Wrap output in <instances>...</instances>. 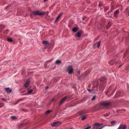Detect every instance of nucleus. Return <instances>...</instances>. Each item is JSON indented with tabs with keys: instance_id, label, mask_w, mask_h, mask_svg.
<instances>
[{
	"instance_id": "1",
	"label": "nucleus",
	"mask_w": 129,
	"mask_h": 129,
	"mask_svg": "<svg viewBox=\"0 0 129 129\" xmlns=\"http://www.w3.org/2000/svg\"><path fill=\"white\" fill-rule=\"evenodd\" d=\"M100 86L99 89L102 92L104 90L105 84L106 82V79L105 77H102L100 79Z\"/></svg>"
},
{
	"instance_id": "2",
	"label": "nucleus",
	"mask_w": 129,
	"mask_h": 129,
	"mask_svg": "<svg viewBox=\"0 0 129 129\" xmlns=\"http://www.w3.org/2000/svg\"><path fill=\"white\" fill-rule=\"evenodd\" d=\"M33 14L35 16L37 15H44L45 14V12H41L39 11H34Z\"/></svg>"
},
{
	"instance_id": "3",
	"label": "nucleus",
	"mask_w": 129,
	"mask_h": 129,
	"mask_svg": "<svg viewBox=\"0 0 129 129\" xmlns=\"http://www.w3.org/2000/svg\"><path fill=\"white\" fill-rule=\"evenodd\" d=\"M102 124V123H95L94 124V127L93 129H102L103 127L101 126V125Z\"/></svg>"
},
{
	"instance_id": "4",
	"label": "nucleus",
	"mask_w": 129,
	"mask_h": 129,
	"mask_svg": "<svg viewBox=\"0 0 129 129\" xmlns=\"http://www.w3.org/2000/svg\"><path fill=\"white\" fill-rule=\"evenodd\" d=\"M67 70L69 74H71L73 73L74 69L72 66L70 65L67 67Z\"/></svg>"
},
{
	"instance_id": "5",
	"label": "nucleus",
	"mask_w": 129,
	"mask_h": 129,
	"mask_svg": "<svg viewBox=\"0 0 129 129\" xmlns=\"http://www.w3.org/2000/svg\"><path fill=\"white\" fill-rule=\"evenodd\" d=\"M85 113L83 111H81L80 112V114L81 115V117H82L81 120H84L87 117V116L85 114Z\"/></svg>"
},
{
	"instance_id": "6",
	"label": "nucleus",
	"mask_w": 129,
	"mask_h": 129,
	"mask_svg": "<svg viewBox=\"0 0 129 129\" xmlns=\"http://www.w3.org/2000/svg\"><path fill=\"white\" fill-rule=\"evenodd\" d=\"M120 63L119 61L115 60H111L109 62V63L111 65L118 64Z\"/></svg>"
},
{
	"instance_id": "7",
	"label": "nucleus",
	"mask_w": 129,
	"mask_h": 129,
	"mask_svg": "<svg viewBox=\"0 0 129 129\" xmlns=\"http://www.w3.org/2000/svg\"><path fill=\"white\" fill-rule=\"evenodd\" d=\"M67 98V96H65L62 98L59 102L58 104V106H60L61 105Z\"/></svg>"
},
{
	"instance_id": "8",
	"label": "nucleus",
	"mask_w": 129,
	"mask_h": 129,
	"mask_svg": "<svg viewBox=\"0 0 129 129\" xmlns=\"http://www.w3.org/2000/svg\"><path fill=\"white\" fill-rule=\"evenodd\" d=\"M61 124L59 121H56L52 122L51 123V125L54 127L58 126Z\"/></svg>"
},
{
	"instance_id": "9",
	"label": "nucleus",
	"mask_w": 129,
	"mask_h": 129,
	"mask_svg": "<svg viewBox=\"0 0 129 129\" xmlns=\"http://www.w3.org/2000/svg\"><path fill=\"white\" fill-rule=\"evenodd\" d=\"M101 104L102 106L108 107L111 105V103L110 102H104L101 103Z\"/></svg>"
},
{
	"instance_id": "10",
	"label": "nucleus",
	"mask_w": 129,
	"mask_h": 129,
	"mask_svg": "<svg viewBox=\"0 0 129 129\" xmlns=\"http://www.w3.org/2000/svg\"><path fill=\"white\" fill-rule=\"evenodd\" d=\"M30 83V80L28 78L26 80V82L24 85V86L26 88H27L29 85Z\"/></svg>"
},
{
	"instance_id": "11",
	"label": "nucleus",
	"mask_w": 129,
	"mask_h": 129,
	"mask_svg": "<svg viewBox=\"0 0 129 129\" xmlns=\"http://www.w3.org/2000/svg\"><path fill=\"white\" fill-rule=\"evenodd\" d=\"M126 126L125 125H120L119 127V129H126Z\"/></svg>"
},
{
	"instance_id": "12",
	"label": "nucleus",
	"mask_w": 129,
	"mask_h": 129,
	"mask_svg": "<svg viewBox=\"0 0 129 129\" xmlns=\"http://www.w3.org/2000/svg\"><path fill=\"white\" fill-rule=\"evenodd\" d=\"M119 10H117L115 11L114 13V15L115 17H116L117 16V15L119 14Z\"/></svg>"
},
{
	"instance_id": "13",
	"label": "nucleus",
	"mask_w": 129,
	"mask_h": 129,
	"mask_svg": "<svg viewBox=\"0 0 129 129\" xmlns=\"http://www.w3.org/2000/svg\"><path fill=\"white\" fill-rule=\"evenodd\" d=\"M62 15V13L59 14L57 17L55 21V22H56L57 21V20L61 17Z\"/></svg>"
},
{
	"instance_id": "14",
	"label": "nucleus",
	"mask_w": 129,
	"mask_h": 129,
	"mask_svg": "<svg viewBox=\"0 0 129 129\" xmlns=\"http://www.w3.org/2000/svg\"><path fill=\"white\" fill-rule=\"evenodd\" d=\"M81 32L80 31L78 32L75 35V36L80 38L81 36Z\"/></svg>"
},
{
	"instance_id": "15",
	"label": "nucleus",
	"mask_w": 129,
	"mask_h": 129,
	"mask_svg": "<svg viewBox=\"0 0 129 129\" xmlns=\"http://www.w3.org/2000/svg\"><path fill=\"white\" fill-rule=\"evenodd\" d=\"M5 90L7 92H11V90L9 88H6Z\"/></svg>"
},
{
	"instance_id": "16",
	"label": "nucleus",
	"mask_w": 129,
	"mask_h": 129,
	"mask_svg": "<svg viewBox=\"0 0 129 129\" xmlns=\"http://www.w3.org/2000/svg\"><path fill=\"white\" fill-rule=\"evenodd\" d=\"M87 90L89 91V92L92 93H94L95 92V91L94 89H87Z\"/></svg>"
},
{
	"instance_id": "17",
	"label": "nucleus",
	"mask_w": 129,
	"mask_h": 129,
	"mask_svg": "<svg viewBox=\"0 0 129 129\" xmlns=\"http://www.w3.org/2000/svg\"><path fill=\"white\" fill-rule=\"evenodd\" d=\"M78 29V28L77 27H75L73 28L72 29V31L73 32H76Z\"/></svg>"
},
{
	"instance_id": "18",
	"label": "nucleus",
	"mask_w": 129,
	"mask_h": 129,
	"mask_svg": "<svg viewBox=\"0 0 129 129\" xmlns=\"http://www.w3.org/2000/svg\"><path fill=\"white\" fill-rule=\"evenodd\" d=\"M61 62V61L60 60H57L56 62V63L57 64H59Z\"/></svg>"
},
{
	"instance_id": "19",
	"label": "nucleus",
	"mask_w": 129,
	"mask_h": 129,
	"mask_svg": "<svg viewBox=\"0 0 129 129\" xmlns=\"http://www.w3.org/2000/svg\"><path fill=\"white\" fill-rule=\"evenodd\" d=\"M5 27V26L4 25H0V32L2 31V29Z\"/></svg>"
},
{
	"instance_id": "20",
	"label": "nucleus",
	"mask_w": 129,
	"mask_h": 129,
	"mask_svg": "<svg viewBox=\"0 0 129 129\" xmlns=\"http://www.w3.org/2000/svg\"><path fill=\"white\" fill-rule=\"evenodd\" d=\"M8 41L9 42H12L13 41V40L11 38H8L7 39Z\"/></svg>"
},
{
	"instance_id": "21",
	"label": "nucleus",
	"mask_w": 129,
	"mask_h": 129,
	"mask_svg": "<svg viewBox=\"0 0 129 129\" xmlns=\"http://www.w3.org/2000/svg\"><path fill=\"white\" fill-rule=\"evenodd\" d=\"M42 43L43 44L45 45H47L48 44V42L47 41H43Z\"/></svg>"
},
{
	"instance_id": "22",
	"label": "nucleus",
	"mask_w": 129,
	"mask_h": 129,
	"mask_svg": "<svg viewBox=\"0 0 129 129\" xmlns=\"http://www.w3.org/2000/svg\"><path fill=\"white\" fill-rule=\"evenodd\" d=\"M111 26L110 23H108L107 25L106 26V28L107 29H109Z\"/></svg>"
},
{
	"instance_id": "23",
	"label": "nucleus",
	"mask_w": 129,
	"mask_h": 129,
	"mask_svg": "<svg viewBox=\"0 0 129 129\" xmlns=\"http://www.w3.org/2000/svg\"><path fill=\"white\" fill-rule=\"evenodd\" d=\"M101 42V41H99V42H98V43H97L96 47L97 48L99 47L100 45V43Z\"/></svg>"
},
{
	"instance_id": "24",
	"label": "nucleus",
	"mask_w": 129,
	"mask_h": 129,
	"mask_svg": "<svg viewBox=\"0 0 129 129\" xmlns=\"http://www.w3.org/2000/svg\"><path fill=\"white\" fill-rule=\"evenodd\" d=\"M11 119L14 120L16 119L17 118L16 117L12 116H11Z\"/></svg>"
},
{
	"instance_id": "25",
	"label": "nucleus",
	"mask_w": 129,
	"mask_h": 129,
	"mask_svg": "<svg viewBox=\"0 0 129 129\" xmlns=\"http://www.w3.org/2000/svg\"><path fill=\"white\" fill-rule=\"evenodd\" d=\"M125 14L126 16H129V11H126V12Z\"/></svg>"
},
{
	"instance_id": "26",
	"label": "nucleus",
	"mask_w": 129,
	"mask_h": 129,
	"mask_svg": "<svg viewBox=\"0 0 129 129\" xmlns=\"http://www.w3.org/2000/svg\"><path fill=\"white\" fill-rule=\"evenodd\" d=\"M51 112V111H50V110H48L46 111V114H49Z\"/></svg>"
},
{
	"instance_id": "27",
	"label": "nucleus",
	"mask_w": 129,
	"mask_h": 129,
	"mask_svg": "<svg viewBox=\"0 0 129 129\" xmlns=\"http://www.w3.org/2000/svg\"><path fill=\"white\" fill-rule=\"evenodd\" d=\"M110 113H107L104 115V116L105 117H107L110 114Z\"/></svg>"
},
{
	"instance_id": "28",
	"label": "nucleus",
	"mask_w": 129,
	"mask_h": 129,
	"mask_svg": "<svg viewBox=\"0 0 129 129\" xmlns=\"http://www.w3.org/2000/svg\"><path fill=\"white\" fill-rule=\"evenodd\" d=\"M33 91V90L32 89H31L28 91V93H32Z\"/></svg>"
},
{
	"instance_id": "29",
	"label": "nucleus",
	"mask_w": 129,
	"mask_h": 129,
	"mask_svg": "<svg viewBox=\"0 0 129 129\" xmlns=\"http://www.w3.org/2000/svg\"><path fill=\"white\" fill-rule=\"evenodd\" d=\"M95 97H96L95 96H94L93 97V98L91 99V100L92 101H93V100H94L95 98Z\"/></svg>"
},
{
	"instance_id": "30",
	"label": "nucleus",
	"mask_w": 129,
	"mask_h": 129,
	"mask_svg": "<svg viewBox=\"0 0 129 129\" xmlns=\"http://www.w3.org/2000/svg\"><path fill=\"white\" fill-rule=\"evenodd\" d=\"M4 105V104L2 103H0V108L3 106Z\"/></svg>"
},
{
	"instance_id": "31",
	"label": "nucleus",
	"mask_w": 129,
	"mask_h": 129,
	"mask_svg": "<svg viewBox=\"0 0 129 129\" xmlns=\"http://www.w3.org/2000/svg\"><path fill=\"white\" fill-rule=\"evenodd\" d=\"M9 31V30L8 29H7L6 30H5L4 33L5 34H7V33Z\"/></svg>"
},
{
	"instance_id": "32",
	"label": "nucleus",
	"mask_w": 129,
	"mask_h": 129,
	"mask_svg": "<svg viewBox=\"0 0 129 129\" xmlns=\"http://www.w3.org/2000/svg\"><path fill=\"white\" fill-rule=\"evenodd\" d=\"M113 9L112 8H111V11H110L109 12H107V14H108V16L109 15V13H110V12H111L112 11V10H113Z\"/></svg>"
},
{
	"instance_id": "33",
	"label": "nucleus",
	"mask_w": 129,
	"mask_h": 129,
	"mask_svg": "<svg viewBox=\"0 0 129 129\" xmlns=\"http://www.w3.org/2000/svg\"><path fill=\"white\" fill-rule=\"evenodd\" d=\"M115 123V121H112L111 122V124H114Z\"/></svg>"
},
{
	"instance_id": "34",
	"label": "nucleus",
	"mask_w": 129,
	"mask_h": 129,
	"mask_svg": "<svg viewBox=\"0 0 129 129\" xmlns=\"http://www.w3.org/2000/svg\"><path fill=\"white\" fill-rule=\"evenodd\" d=\"M112 88V87H109V88L108 90L107 91V92H108Z\"/></svg>"
},
{
	"instance_id": "35",
	"label": "nucleus",
	"mask_w": 129,
	"mask_h": 129,
	"mask_svg": "<svg viewBox=\"0 0 129 129\" xmlns=\"http://www.w3.org/2000/svg\"><path fill=\"white\" fill-rule=\"evenodd\" d=\"M55 98H53L52 100V101H54L55 100Z\"/></svg>"
},
{
	"instance_id": "36",
	"label": "nucleus",
	"mask_w": 129,
	"mask_h": 129,
	"mask_svg": "<svg viewBox=\"0 0 129 129\" xmlns=\"http://www.w3.org/2000/svg\"><path fill=\"white\" fill-rule=\"evenodd\" d=\"M96 45H97V43H95L94 44V46H96Z\"/></svg>"
},
{
	"instance_id": "37",
	"label": "nucleus",
	"mask_w": 129,
	"mask_h": 129,
	"mask_svg": "<svg viewBox=\"0 0 129 129\" xmlns=\"http://www.w3.org/2000/svg\"><path fill=\"white\" fill-rule=\"evenodd\" d=\"M116 89V88L115 87V88L114 89V91H113L112 92V94L111 95H112L113 94V93L115 91Z\"/></svg>"
},
{
	"instance_id": "38",
	"label": "nucleus",
	"mask_w": 129,
	"mask_h": 129,
	"mask_svg": "<svg viewBox=\"0 0 129 129\" xmlns=\"http://www.w3.org/2000/svg\"><path fill=\"white\" fill-rule=\"evenodd\" d=\"M90 127H91L89 126L88 127H87V128H84V129H88L89 128H90Z\"/></svg>"
},
{
	"instance_id": "39",
	"label": "nucleus",
	"mask_w": 129,
	"mask_h": 129,
	"mask_svg": "<svg viewBox=\"0 0 129 129\" xmlns=\"http://www.w3.org/2000/svg\"><path fill=\"white\" fill-rule=\"evenodd\" d=\"M2 99L3 100V101H6V99H5V98H3Z\"/></svg>"
},
{
	"instance_id": "40",
	"label": "nucleus",
	"mask_w": 129,
	"mask_h": 129,
	"mask_svg": "<svg viewBox=\"0 0 129 129\" xmlns=\"http://www.w3.org/2000/svg\"><path fill=\"white\" fill-rule=\"evenodd\" d=\"M99 7L101 6H102V4H101V3H100L99 4Z\"/></svg>"
},
{
	"instance_id": "41",
	"label": "nucleus",
	"mask_w": 129,
	"mask_h": 129,
	"mask_svg": "<svg viewBox=\"0 0 129 129\" xmlns=\"http://www.w3.org/2000/svg\"><path fill=\"white\" fill-rule=\"evenodd\" d=\"M86 17H84L83 18V20H85L86 18Z\"/></svg>"
},
{
	"instance_id": "42",
	"label": "nucleus",
	"mask_w": 129,
	"mask_h": 129,
	"mask_svg": "<svg viewBox=\"0 0 129 129\" xmlns=\"http://www.w3.org/2000/svg\"><path fill=\"white\" fill-rule=\"evenodd\" d=\"M123 65V64H121V65H120L119 66V67H118V68H120V67H121V66H122Z\"/></svg>"
},
{
	"instance_id": "43",
	"label": "nucleus",
	"mask_w": 129,
	"mask_h": 129,
	"mask_svg": "<svg viewBox=\"0 0 129 129\" xmlns=\"http://www.w3.org/2000/svg\"><path fill=\"white\" fill-rule=\"evenodd\" d=\"M49 86H47L46 87V89H48V88H49Z\"/></svg>"
},
{
	"instance_id": "44",
	"label": "nucleus",
	"mask_w": 129,
	"mask_h": 129,
	"mask_svg": "<svg viewBox=\"0 0 129 129\" xmlns=\"http://www.w3.org/2000/svg\"><path fill=\"white\" fill-rule=\"evenodd\" d=\"M47 0H44V2H46Z\"/></svg>"
},
{
	"instance_id": "45",
	"label": "nucleus",
	"mask_w": 129,
	"mask_h": 129,
	"mask_svg": "<svg viewBox=\"0 0 129 129\" xmlns=\"http://www.w3.org/2000/svg\"><path fill=\"white\" fill-rule=\"evenodd\" d=\"M26 94V93H25V94H23V95H24V94H25H25Z\"/></svg>"
},
{
	"instance_id": "46",
	"label": "nucleus",
	"mask_w": 129,
	"mask_h": 129,
	"mask_svg": "<svg viewBox=\"0 0 129 129\" xmlns=\"http://www.w3.org/2000/svg\"><path fill=\"white\" fill-rule=\"evenodd\" d=\"M109 17H110L111 18V16H110Z\"/></svg>"
},
{
	"instance_id": "47",
	"label": "nucleus",
	"mask_w": 129,
	"mask_h": 129,
	"mask_svg": "<svg viewBox=\"0 0 129 129\" xmlns=\"http://www.w3.org/2000/svg\"><path fill=\"white\" fill-rule=\"evenodd\" d=\"M124 56H123V58H124Z\"/></svg>"
}]
</instances>
